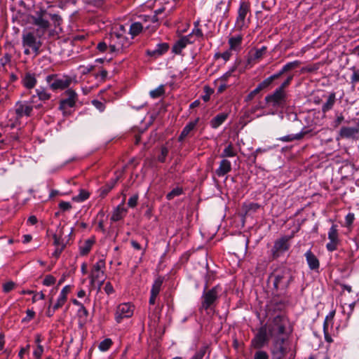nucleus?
<instances>
[{
  "instance_id": "19",
  "label": "nucleus",
  "mask_w": 359,
  "mask_h": 359,
  "mask_svg": "<svg viewBox=\"0 0 359 359\" xmlns=\"http://www.w3.org/2000/svg\"><path fill=\"white\" fill-rule=\"evenodd\" d=\"M125 200H126V196L124 195V197H123V199L121 203L119 204L114 209V210L112 212V215H111V220L112 222L120 221V220H121L124 217L126 213L127 212V209H126L123 207V204L125 203Z\"/></svg>"
},
{
  "instance_id": "5",
  "label": "nucleus",
  "mask_w": 359,
  "mask_h": 359,
  "mask_svg": "<svg viewBox=\"0 0 359 359\" xmlns=\"http://www.w3.org/2000/svg\"><path fill=\"white\" fill-rule=\"evenodd\" d=\"M109 52L119 53L128 44V38L123 33L111 32L109 35Z\"/></svg>"
},
{
  "instance_id": "2",
  "label": "nucleus",
  "mask_w": 359,
  "mask_h": 359,
  "mask_svg": "<svg viewBox=\"0 0 359 359\" xmlns=\"http://www.w3.org/2000/svg\"><path fill=\"white\" fill-rule=\"evenodd\" d=\"M222 290V287L219 285H217L209 289L207 285H204L203 291L201 295V305L199 308L201 312L203 310L208 311L215 308L217 305V302L219 299V292Z\"/></svg>"
},
{
  "instance_id": "36",
  "label": "nucleus",
  "mask_w": 359,
  "mask_h": 359,
  "mask_svg": "<svg viewBox=\"0 0 359 359\" xmlns=\"http://www.w3.org/2000/svg\"><path fill=\"white\" fill-rule=\"evenodd\" d=\"M328 238L330 241L339 243L337 225L332 224L328 231Z\"/></svg>"
},
{
  "instance_id": "62",
  "label": "nucleus",
  "mask_w": 359,
  "mask_h": 359,
  "mask_svg": "<svg viewBox=\"0 0 359 359\" xmlns=\"http://www.w3.org/2000/svg\"><path fill=\"white\" fill-rule=\"evenodd\" d=\"M355 219V215L353 213L349 212L345 217L346 225L347 226H351Z\"/></svg>"
},
{
  "instance_id": "64",
  "label": "nucleus",
  "mask_w": 359,
  "mask_h": 359,
  "mask_svg": "<svg viewBox=\"0 0 359 359\" xmlns=\"http://www.w3.org/2000/svg\"><path fill=\"white\" fill-rule=\"evenodd\" d=\"M104 290L108 295L111 294L114 292V287L110 282L106 283L104 287Z\"/></svg>"
},
{
  "instance_id": "20",
  "label": "nucleus",
  "mask_w": 359,
  "mask_h": 359,
  "mask_svg": "<svg viewBox=\"0 0 359 359\" xmlns=\"http://www.w3.org/2000/svg\"><path fill=\"white\" fill-rule=\"evenodd\" d=\"M200 121V118H196L194 121L189 122L182 129L180 135L178 137V142H182L189 135L190 132H191L197 126L198 123Z\"/></svg>"
},
{
  "instance_id": "26",
  "label": "nucleus",
  "mask_w": 359,
  "mask_h": 359,
  "mask_svg": "<svg viewBox=\"0 0 359 359\" xmlns=\"http://www.w3.org/2000/svg\"><path fill=\"white\" fill-rule=\"evenodd\" d=\"M229 114L227 113H220L216 115L214 118H212L210 122V125L212 128L217 129L221 125H222L224 121L227 119Z\"/></svg>"
},
{
  "instance_id": "21",
  "label": "nucleus",
  "mask_w": 359,
  "mask_h": 359,
  "mask_svg": "<svg viewBox=\"0 0 359 359\" xmlns=\"http://www.w3.org/2000/svg\"><path fill=\"white\" fill-rule=\"evenodd\" d=\"M266 50L267 47L264 46L261 48L256 49L254 53H250L248 62L250 64L251 62L256 63L259 62L266 54Z\"/></svg>"
},
{
  "instance_id": "48",
  "label": "nucleus",
  "mask_w": 359,
  "mask_h": 359,
  "mask_svg": "<svg viewBox=\"0 0 359 359\" xmlns=\"http://www.w3.org/2000/svg\"><path fill=\"white\" fill-rule=\"evenodd\" d=\"M272 83L273 82L270 80L269 77H267L265 79H264L262 82H260L258 84L257 87L258 89H260V90L262 91L269 88L271 86Z\"/></svg>"
},
{
  "instance_id": "1",
  "label": "nucleus",
  "mask_w": 359,
  "mask_h": 359,
  "mask_svg": "<svg viewBox=\"0 0 359 359\" xmlns=\"http://www.w3.org/2000/svg\"><path fill=\"white\" fill-rule=\"evenodd\" d=\"M273 281V288L278 291L284 290L286 292L290 284L294 280V276L290 267L282 264L276 267L269 276Z\"/></svg>"
},
{
  "instance_id": "46",
  "label": "nucleus",
  "mask_w": 359,
  "mask_h": 359,
  "mask_svg": "<svg viewBox=\"0 0 359 359\" xmlns=\"http://www.w3.org/2000/svg\"><path fill=\"white\" fill-rule=\"evenodd\" d=\"M168 153L169 150L168 147L164 145L162 146L161 147V153L157 157L158 161H159L160 163H165L166 161V158L168 155Z\"/></svg>"
},
{
  "instance_id": "32",
  "label": "nucleus",
  "mask_w": 359,
  "mask_h": 359,
  "mask_svg": "<svg viewBox=\"0 0 359 359\" xmlns=\"http://www.w3.org/2000/svg\"><path fill=\"white\" fill-rule=\"evenodd\" d=\"M306 133H307V132H301V133L295 134V135L292 134V135L283 136V137L277 138V140L282 141V142H292L294 140H299L302 139Z\"/></svg>"
},
{
  "instance_id": "29",
  "label": "nucleus",
  "mask_w": 359,
  "mask_h": 359,
  "mask_svg": "<svg viewBox=\"0 0 359 359\" xmlns=\"http://www.w3.org/2000/svg\"><path fill=\"white\" fill-rule=\"evenodd\" d=\"M336 102V94L335 93H331L327 98V102L322 106V112L326 114L327 111L331 110L334 105Z\"/></svg>"
},
{
  "instance_id": "45",
  "label": "nucleus",
  "mask_w": 359,
  "mask_h": 359,
  "mask_svg": "<svg viewBox=\"0 0 359 359\" xmlns=\"http://www.w3.org/2000/svg\"><path fill=\"white\" fill-rule=\"evenodd\" d=\"M183 194V189L181 187L174 188L171 191L167 194L166 198L168 201L173 199L175 196H180Z\"/></svg>"
},
{
  "instance_id": "6",
  "label": "nucleus",
  "mask_w": 359,
  "mask_h": 359,
  "mask_svg": "<svg viewBox=\"0 0 359 359\" xmlns=\"http://www.w3.org/2000/svg\"><path fill=\"white\" fill-rule=\"evenodd\" d=\"M46 81L53 91L64 90L67 88L72 82V79L69 76H58L57 74H50L46 78Z\"/></svg>"
},
{
  "instance_id": "41",
  "label": "nucleus",
  "mask_w": 359,
  "mask_h": 359,
  "mask_svg": "<svg viewBox=\"0 0 359 359\" xmlns=\"http://www.w3.org/2000/svg\"><path fill=\"white\" fill-rule=\"evenodd\" d=\"M71 285H65L61 290L60 292V294L58 297V299L57 300L61 302L62 303H63L65 304V302L67 301V294L68 293L70 292L71 290Z\"/></svg>"
},
{
  "instance_id": "47",
  "label": "nucleus",
  "mask_w": 359,
  "mask_h": 359,
  "mask_svg": "<svg viewBox=\"0 0 359 359\" xmlns=\"http://www.w3.org/2000/svg\"><path fill=\"white\" fill-rule=\"evenodd\" d=\"M293 79V74H288L284 81L278 88L282 90H285V89L291 84Z\"/></svg>"
},
{
  "instance_id": "34",
  "label": "nucleus",
  "mask_w": 359,
  "mask_h": 359,
  "mask_svg": "<svg viewBox=\"0 0 359 359\" xmlns=\"http://www.w3.org/2000/svg\"><path fill=\"white\" fill-rule=\"evenodd\" d=\"M143 29L142 23L139 22H133L130 26L129 34L132 36V38L139 35Z\"/></svg>"
},
{
  "instance_id": "13",
  "label": "nucleus",
  "mask_w": 359,
  "mask_h": 359,
  "mask_svg": "<svg viewBox=\"0 0 359 359\" xmlns=\"http://www.w3.org/2000/svg\"><path fill=\"white\" fill-rule=\"evenodd\" d=\"M64 95H65L66 97L60 100L59 109L74 107L78 100V95L75 90L69 88L64 93Z\"/></svg>"
},
{
  "instance_id": "9",
  "label": "nucleus",
  "mask_w": 359,
  "mask_h": 359,
  "mask_svg": "<svg viewBox=\"0 0 359 359\" xmlns=\"http://www.w3.org/2000/svg\"><path fill=\"white\" fill-rule=\"evenodd\" d=\"M22 43L24 47L32 48L33 53L38 55L40 53L41 42L37 39L34 32H29L24 33L22 36Z\"/></svg>"
},
{
  "instance_id": "23",
  "label": "nucleus",
  "mask_w": 359,
  "mask_h": 359,
  "mask_svg": "<svg viewBox=\"0 0 359 359\" xmlns=\"http://www.w3.org/2000/svg\"><path fill=\"white\" fill-rule=\"evenodd\" d=\"M231 170V163L227 159H222L219 168L215 170V174L218 177H223Z\"/></svg>"
},
{
  "instance_id": "58",
  "label": "nucleus",
  "mask_w": 359,
  "mask_h": 359,
  "mask_svg": "<svg viewBox=\"0 0 359 359\" xmlns=\"http://www.w3.org/2000/svg\"><path fill=\"white\" fill-rule=\"evenodd\" d=\"M43 353V347L42 345H37L36 348L34 351L33 355L36 359H41Z\"/></svg>"
},
{
  "instance_id": "15",
  "label": "nucleus",
  "mask_w": 359,
  "mask_h": 359,
  "mask_svg": "<svg viewBox=\"0 0 359 359\" xmlns=\"http://www.w3.org/2000/svg\"><path fill=\"white\" fill-rule=\"evenodd\" d=\"M105 268V260L104 259H99L93 266L90 272V283L93 284L95 280L100 278L104 276V271L102 269Z\"/></svg>"
},
{
  "instance_id": "51",
  "label": "nucleus",
  "mask_w": 359,
  "mask_h": 359,
  "mask_svg": "<svg viewBox=\"0 0 359 359\" xmlns=\"http://www.w3.org/2000/svg\"><path fill=\"white\" fill-rule=\"evenodd\" d=\"M261 92L260 89H258L257 86L253 90H252L245 97V102H250L252 100L256 95H257Z\"/></svg>"
},
{
  "instance_id": "63",
  "label": "nucleus",
  "mask_w": 359,
  "mask_h": 359,
  "mask_svg": "<svg viewBox=\"0 0 359 359\" xmlns=\"http://www.w3.org/2000/svg\"><path fill=\"white\" fill-rule=\"evenodd\" d=\"M339 243L330 241L326 244V249L329 252H334L337 249V245Z\"/></svg>"
},
{
  "instance_id": "14",
  "label": "nucleus",
  "mask_w": 359,
  "mask_h": 359,
  "mask_svg": "<svg viewBox=\"0 0 359 359\" xmlns=\"http://www.w3.org/2000/svg\"><path fill=\"white\" fill-rule=\"evenodd\" d=\"M32 22L43 30H47L50 27L48 13L45 10H40L32 16Z\"/></svg>"
},
{
  "instance_id": "30",
  "label": "nucleus",
  "mask_w": 359,
  "mask_h": 359,
  "mask_svg": "<svg viewBox=\"0 0 359 359\" xmlns=\"http://www.w3.org/2000/svg\"><path fill=\"white\" fill-rule=\"evenodd\" d=\"M22 83L23 86L27 89H32L35 86L36 83V79L33 74L27 73L22 79Z\"/></svg>"
},
{
  "instance_id": "55",
  "label": "nucleus",
  "mask_w": 359,
  "mask_h": 359,
  "mask_svg": "<svg viewBox=\"0 0 359 359\" xmlns=\"http://www.w3.org/2000/svg\"><path fill=\"white\" fill-rule=\"evenodd\" d=\"M138 198H139V196L137 194H134L133 196H131L128 199V207H130L131 208H135L137 205Z\"/></svg>"
},
{
  "instance_id": "17",
  "label": "nucleus",
  "mask_w": 359,
  "mask_h": 359,
  "mask_svg": "<svg viewBox=\"0 0 359 359\" xmlns=\"http://www.w3.org/2000/svg\"><path fill=\"white\" fill-rule=\"evenodd\" d=\"M169 49V45L167 43H158L154 49H147L146 53L152 58H158L164 55Z\"/></svg>"
},
{
  "instance_id": "27",
  "label": "nucleus",
  "mask_w": 359,
  "mask_h": 359,
  "mask_svg": "<svg viewBox=\"0 0 359 359\" xmlns=\"http://www.w3.org/2000/svg\"><path fill=\"white\" fill-rule=\"evenodd\" d=\"M35 93L34 95L36 96V99L40 102H43L46 103V101L50 99L51 94L49 93L47 90L42 86H39V88L35 89Z\"/></svg>"
},
{
  "instance_id": "28",
  "label": "nucleus",
  "mask_w": 359,
  "mask_h": 359,
  "mask_svg": "<svg viewBox=\"0 0 359 359\" xmlns=\"http://www.w3.org/2000/svg\"><path fill=\"white\" fill-rule=\"evenodd\" d=\"M118 178L111 179L100 189V196L104 198L116 186Z\"/></svg>"
},
{
  "instance_id": "10",
  "label": "nucleus",
  "mask_w": 359,
  "mask_h": 359,
  "mask_svg": "<svg viewBox=\"0 0 359 359\" xmlns=\"http://www.w3.org/2000/svg\"><path fill=\"white\" fill-rule=\"evenodd\" d=\"M266 325L262 326L251 340V346L255 349H262L269 341Z\"/></svg>"
},
{
  "instance_id": "18",
  "label": "nucleus",
  "mask_w": 359,
  "mask_h": 359,
  "mask_svg": "<svg viewBox=\"0 0 359 359\" xmlns=\"http://www.w3.org/2000/svg\"><path fill=\"white\" fill-rule=\"evenodd\" d=\"M309 268L313 271H318L320 268V262L313 252L309 250L304 254Z\"/></svg>"
},
{
  "instance_id": "59",
  "label": "nucleus",
  "mask_w": 359,
  "mask_h": 359,
  "mask_svg": "<svg viewBox=\"0 0 359 359\" xmlns=\"http://www.w3.org/2000/svg\"><path fill=\"white\" fill-rule=\"evenodd\" d=\"M15 283L13 281H8L4 284L3 285V291L5 293H8L11 292L15 287Z\"/></svg>"
},
{
  "instance_id": "38",
  "label": "nucleus",
  "mask_w": 359,
  "mask_h": 359,
  "mask_svg": "<svg viewBox=\"0 0 359 359\" xmlns=\"http://www.w3.org/2000/svg\"><path fill=\"white\" fill-rule=\"evenodd\" d=\"M187 44L184 42L181 38L176 41V43L172 46V50L174 53L177 55H180L182 53V50L186 48Z\"/></svg>"
},
{
  "instance_id": "42",
  "label": "nucleus",
  "mask_w": 359,
  "mask_h": 359,
  "mask_svg": "<svg viewBox=\"0 0 359 359\" xmlns=\"http://www.w3.org/2000/svg\"><path fill=\"white\" fill-rule=\"evenodd\" d=\"M90 196V193L85 189H80L79 195L74 196L73 200L76 202H83Z\"/></svg>"
},
{
  "instance_id": "7",
  "label": "nucleus",
  "mask_w": 359,
  "mask_h": 359,
  "mask_svg": "<svg viewBox=\"0 0 359 359\" xmlns=\"http://www.w3.org/2000/svg\"><path fill=\"white\" fill-rule=\"evenodd\" d=\"M287 95L285 90H282L278 88L271 93L267 95L264 100L267 104L276 108H283L286 105Z\"/></svg>"
},
{
  "instance_id": "37",
  "label": "nucleus",
  "mask_w": 359,
  "mask_h": 359,
  "mask_svg": "<svg viewBox=\"0 0 359 359\" xmlns=\"http://www.w3.org/2000/svg\"><path fill=\"white\" fill-rule=\"evenodd\" d=\"M207 273L205 276V285H207V287H209L210 285L212 283L216 278V273L215 271L210 270L209 269L208 265H207Z\"/></svg>"
},
{
  "instance_id": "60",
  "label": "nucleus",
  "mask_w": 359,
  "mask_h": 359,
  "mask_svg": "<svg viewBox=\"0 0 359 359\" xmlns=\"http://www.w3.org/2000/svg\"><path fill=\"white\" fill-rule=\"evenodd\" d=\"M60 209L62 211H68L72 208V204L69 202L61 201L58 205Z\"/></svg>"
},
{
  "instance_id": "44",
  "label": "nucleus",
  "mask_w": 359,
  "mask_h": 359,
  "mask_svg": "<svg viewBox=\"0 0 359 359\" xmlns=\"http://www.w3.org/2000/svg\"><path fill=\"white\" fill-rule=\"evenodd\" d=\"M165 93L164 86L163 85L159 86L154 90L150 91L149 95L152 98H158Z\"/></svg>"
},
{
  "instance_id": "8",
  "label": "nucleus",
  "mask_w": 359,
  "mask_h": 359,
  "mask_svg": "<svg viewBox=\"0 0 359 359\" xmlns=\"http://www.w3.org/2000/svg\"><path fill=\"white\" fill-rule=\"evenodd\" d=\"M285 317L282 315L275 316L271 323L266 325L267 332L270 337L283 334L285 332Z\"/></svg>"
},
{
  "instance_id": "61",
  "label": "nucleus",
  "mask_w": 359,
  "mask_h": 359,
  "mask_svg": "<svg viewBox=\"0 0 359 359\" xmlns=\"http://www.w3.org/2000/svg\"><path fill=\"white\" fill-rule=\"evenodd\" d=\"M267 151L266 149H262V148H257L253 154H252L251 158L252 163H255L257 158L259 154L264 153Z\"/></svg>"
},
{
  "instance_id": "43",
  "label": "nucleus",
  "mask_w": 359,
  "mask_h": 359,
  "mask_svg": "<svg viewBox=\"0 0 359 359\" xmlns=\"http://www.w3.org/2000/svg\"><path fill=\"white\" fill-rule=\"evenodd\" d=\"M112 344V340L109 338H107L100 343L98 348L101 351H107L110 348Z\"/></svg>"
},
{
  "instance_id": "35",
  "label": "nucleus",
  "mask_w": 359,
  "mask_h": 359,
  "mask_svg": "<svg viewBox=\"0 0 359 359\" xmlns=\"http://www.w3.org/2000/svg\"><path fill=\"white\" fill-rule=\"evenodd\" d=\"M285 342V338H278L275 341V346L277 349V352L280 353V356H285L287 353V349L284 346Z\"/></svg>"
},
{
  "instance_id": "56",
  "label": "nucleus",
  "mask_w": 359,
  "mask_h": 359,
  "mask_svg": "<svg viewBox=\"0 0 359 359\" xmlns=\"http://www.w3.org/2000/svg\"><path fill=\"white\" fill-rule=\"evenodd\" d=\"M55 278L52 275L46 276L45 278L43 280V284L46 286H50L55 283Z\"/></svg>"
},
{
  "instance_id": "31",
  "label": "nucleus",
  "mask_w": 359,
  "mask_h": 359,
  "mask_svg": "<svg viewBox=\"0 0 359 359\" xmlns=\"http://www.w3.org/2000/svg\"><path fill=\"white\" fill-rule=\"evenodd\" d=\"M95 243V239L94 238H89L85 241L84 243L79 247L80 249V254L81 256H86L87 255L91 248L93 244Z\"/></svg>"
},
{
  "instance_id": "53",
  "label": "nucleus",
  "mask_w": 359,
  "mask_h": 359,
  "mask_svg": "<svg viewBox=\"0 0 359 359\" xmlns=\"http://www.w3.org/2000/svg\"><path fill=\"white\" fill-rule=\"evenodd\" d=\"M49 19L53 22L55 27L60 25L62 21V18L57 14L48 13V20Z\"/></svg>"
},
{
  "instance_id": "57",
  "label": "nucleus",
  "mask_w": 359,
  "mask_h": 359,
  "mask_svg": "<svg viewBox=\"0 0 359 359\" xmlns=\"http://www.w3.org/2000/svg\"><path fill=\"white\" fill-rule=\"evenodd\" d=\"M204 90L205 92V94L201 96L202 100L207 102L210 99V95L213 93V90L209 87V86H205Z\"/></svg>"
},
{
  "instance_id": "3",
  "label": "nucleus",
  "mask_w": 359,
  "mask_h": 359,
  "mask_svg": "<svg viewBox=\"0 0 359 359\" xmlns=\"http://www.w3.org/2000/svg\"><path fill=\"white\" fill-rule=\"evenodd\" d=\"M36 96L32 95L28 101H18L15 103L14 109L16 115L15 121L10 125L11 128L16 127L19 120L23 116L29 117L32 115L33 107L32 104H35Z\"/></svg>"
},
{
  "instance_id": "50",
  "label": "nucleus",
  "mask_w": 359,
  "mask_h": 359,
  "mask_svg": "<svg viewBox=\"0 0 359 359\" xmlns=\"http://www.w3.org/2000/svg\"><path fill=\"white\" fill-rule=\"evenodd\" d=\"M254 359H269V355L265 351L257 349L254 354Z\"/></svg>"
},
{
  "instance_id": "22",
  "label": "nucleus",
  "mask_w": 359,
  "mask_h": 359,
  "mask_svg": "<svg viewBox=\"0 0 359 359\" xmlns=\"http://www.w3.org/2000/svg\"><path fill=\"white\" fill-rule=\"evenodd\" d=\"M243 36L239 34L231 36L229 39L228 43L231 51L239 52L241 50Z\"/></svg>"
},
{
  "instance_id": "40",
  "label": "nucleus",
  "mask_w": 359,
  "mask_h": 359,
  "mask_svg": "<svg viewBox=\"0 0 359 359\" xmlns=\"http://www.w3.org/2000/svg\"><path fill=\"white\" fill-rule=\"evenodd\" d=\"M96 48L100 53H104L108 48L109 49V36H106L103 41L99 42Z\"/></svg>"
},
{
  "instance_id": "16",
  "label": "nucleus",
  "mask_w": 359,
  "mask_h": 359,
  "mask_svg": "<svg viewBox=\"0 0 359 359\" xmlns=\"http://www.w3.org/2000/svg\"><path fill=\"white\" fill-rule=\"evenodd\" d=\"M300 64L301 62L299 60H294L292 62H287L285 65H283V67L278 72L269 76V78L272 82H273L276 79H280L289 71L297 68L300 65Z\"/></svg>"
},
{
  "instance_id": "49",
  "label": "nucleus",
  "mask_w": 359,
  "mask_h": 359,
  "mask_svg": "<svg viewBox=\"0 0 359 359\" xmlns=\"http://www.w3.org/2000/svg\"><path fill=\"white\" fill-rule=\"evenodd\" d=\"M27 316L22 319V323H28L30 322L36 315V313L32 309H27L26 311Z\"/></svg>"
},
{
  "instance_id": "39",
  "label": "nucleus",
  "mask_w": 359,
  "mask_h": 359,
  "mask_svg": "<svg viewBox=\"0 0 359 359\" xmlns=\"http://www.w3.org/2000/svg\"><path fill=\"white\" fill-rule=\"evenodd\" d=\"M236 155V152L234 151L233 146L232 143H230L225 149L223 150L221 157H233Z\"/></svg>"
},
{
  "instance_id": "11",
  "label": "nucleus",
  "mask_w": 359,
  "mask_h": 359,
  "mask_svg": "<svg viewBox=\"0 0 359 359\" xmlns=\"http://www.w3.org/2000/svg\"><path fill=\"white\" fill-rule=\"evenodd\" d=\"M134 306L130 303H122L117 306L115 312V320L121 323L124 318H129L133 315Z\"/></svg>"
},
{
  "instance_id": "4",
  "label": "nucleus",
  "mask_w": 359,
  "mask_h": 359,
  "mask_svg": "<svg viewBox=\"0 0 359 359\" xmlns=\"http://www.w3.org/2000/svg\"><path fill=\"white\" fill-rule=\"evenodd\" d=\"M292 236H284L275 241L271 250L272 260H276L290 248V240Z\"/></svg>"
},
{
  "instance_id": "25",
  "label": "nucleus",
  "mask_w": 359,
  "mask_h": 359,
  "mask_svg": "<svg viewBox=\"0 0 359 359\" xmlns=\"http://www.w3.org/2000/svg\"><path fill=\"white\" fill-rule=\"evenodd\" d=\"M211 353L210 346L208 344H204L201 346L191 358V359H203L207 355V358H210Z\"/></svg>"
},
{
  "instance_id": "24",
  "label": "nucleus",
  "mask_w": 359,
  "mask_h": 359,
  "mask_svg": "<svg viewBox=\"0 0 359 359\" xmlns=\"http://www.w3.org/2000/svg\"><path fill=\"white\" fill-rule=\"evenodd\" d=\"M359 133V120L358 126L355 128L353 127H342L339 131V135L341 138H352L355 134Z\"/></svg>"
},
{
  "instance_id": "12",
  "label": "nucleus",
  "mask_w": 359,
  "mask_h": 359,
  "mask_svg": "<svg viewBox=\"0 0 359 359\" xmlns=\"http://www.w3.org/2000/svg\"><path fill=\"white\" fill-rule=\"evenodd\" d=\"M250 12V4L249 1H242L240 3L238 10V16L236 20V26L237 29L241 30L245 24V18L248 13Z\"/></svg>"
},
{
  "instance_id": "54",
  "label": "nucleus",
  "mask_w": 359,
  "mask_h": 359,
  "mask_svg": "<svg viewBox=\"0 0 359 359\" xmlns=\"http://www.w3.org/2000/svg\"><path fill=\"white\" fill-rule=\"evenodd\" d=\"M231 51L229 49L222 53H216L215 57L216 58L222 57L224 61H228L231 56Z\"/></svg>"
},
{
  "instance_id": "33",
  "label": "nucleus",
  "mask_w": 359,
  "mask_h": 359,
  "mask_svg": "<svg viewBox=\"0 0 359 359\" xmlns=\"http://www.w3.org/2000/svg\"><path fill=\"white\" fill-rule=\"evenodd\" d=\"M163 278L161 276H158L155 279L150 291L151 294L156 296L158 295L163 283Z\"/></svg>"
},
{
  "instance_id": "52",
  "label": "nucleus",
  "mask_w": 359,
  "mask_h": 359,
  "mask_svg": "<svg viewBox=\"0 0 359 359\" xmlns=\"http://www.w3.org/2000/svg\"><path fill=\"white\" fill-rule=\"evenodd\" d=\"M36 102L35 104H32L33 109L34 108L36 109L41 110V111L42 113H45L46 111H48L49 107H45L43 105L44 103L43 102L39 101V100L36 99Z\"/></svg>"
}]
</instances>
